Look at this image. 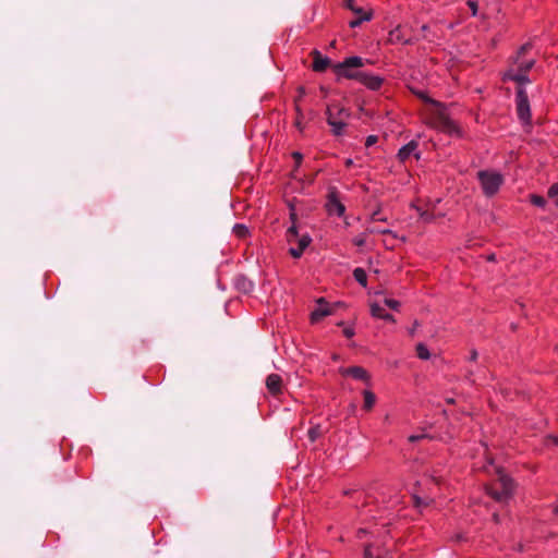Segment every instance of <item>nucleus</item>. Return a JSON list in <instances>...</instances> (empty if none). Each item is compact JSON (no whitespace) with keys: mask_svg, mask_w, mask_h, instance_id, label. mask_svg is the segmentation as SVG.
Wrapping results in <instances>:
<instances>
[{"mask_svg":"<svg viewBox=\"0 0 558 558\" xmlns=\"http://www.w3.org/2000/svg\"><path fill=\"white\" fill-rule=\"evenodd\" d=\"M497 478L494 484L486 485V493L498 502H507L513 495L514 483L504 471L496 469Z\"/></svg>","mask_w":558,"mask_h":558,"instance_id":"obj_1","label":"nucleus"},{"mask_svg":"<svg viewBox=\"0 0 558 558\" xmlns=\"http://www.w3.org/2000/svg\"><path fill=\"white\" fill-rule=\"evenodd\" d=\"M366 63H369V61L361 57H349L344 59V61L333 64L332 71L338 78L344 77L357 81L362 72L359 69L364 66Z\"/></svg>","mask_w":558,"mask_h":558,"instance_id":"obj_2","label":"nucleus"},{"mask_svg":"<svg viewBox=\"0 0 558 558\" xmlns=\"http://www.w3.org/2000/svg\"><path fill=\"white\" fill-rule=\"evenodd\" d=\"M326 117L327 123L331 126L332 134L340 136L344 133L351 112L344 107L330 105L326 109Z\"/></svg>","mask_w":558,"mask_h":558,"instance_id":"obj_3","label":"nucleus"},{"mask_svg":"<svg viewBox=\"0 0 558 558\" xmlns=\"http://www.w3.org/2000/svg\"><path fill=\"white\" fill-rule=\"evenodd\" d=\"M477 177L486 196L495 195L504 182L502 175L495 171L483 170Z\"/></svg>","mask_w":558,"mask_h":558,"instance_id":"obj_4","label":"nucleus"},{"mask_svg":"<svg viewBox=\"0 0 558 558\" xmlns=\"http://www.w3.org/2000/svg\"><path fill=\"white\" fill-rule=\"evenodd\" d=\"M515 102H517V113H518L519 119L523 123H529L531 120V109H530L529 97H527L525 89L521 86L517 90Z\"/></svg>","mask_w":558,"mask_h":558,"instance_id":"obj_5","label":"nucleus"},{"mask_svg":"<svg viewBox=\"0 0 558 558\" xmlns=\"http://www.w3.org/2000/svg\"><path fill=\"white\" fill-rule=\"evenodd\" d=\"M326 208L330 215L342 216L345 211V207L340 202L338 191L336 190V187L329 189Z\"/></svg>","mask_w":558,"mask_h":558,"instance_id":"obj_6","label":"nucleus"},{"mask_svg":"<svg viewBox=\"0 0 558 558\" xmlns=\"http://www.w3.org/2000/svg\"><path fill=\"white\" fill-rule=\"evenodd\" d=\"M311 57L313 59L312 69L315 72H324L331 65V60L328 57L322 54L318 50H313L311 52Z\"/></svg>","mask_w":558,"mask_h":558,"instance_id":"obj_7","label":"nucleus"},{"mask_svg":"<svg viewBox=\"0 0 558 558\" xmlns=\"http://www.w3.org/2000/svg\"><path fill=\"white\" fill-rule=\"evenodd\" d=\"M357 81L361 82L371 90H378L384 83V77L379 75L369 74L363 71L361 72V76L359 77Z\"/></svg>","mask_w":558,"mask_h":558,"instance_id":"obj_8","label":"nucleus"},{"mask_svg":"<svg viewBox=\"0 0 558 558\" xmlns=\"http://www.w3.org/2000/svg\"><path fill=\"white\" fill-rule=\"evenodd\" d=\"M332 313H333L332 308L325 301V299L322 298L317 301V307L311 314V320H312V323H317L322 318L329 316Z\"/></svg>","mask_w":558,"mask_h":558,"instance_id":"obj_9","label":"nucleus"},{"mask_svg":"<svg viewBox=\"0 0 558 558\" xmlns=\"http://www.w3.org/2000/svg\"><path fill=\"white\" fill-rule=\"evenodd\" d=\"M340 373L343 376H351L354 379L362 380L367 383L369 380V375L365 368L361 366H351L347 368H340Z\"/></svg>","mask_w":558,"mask_h":558,"instance_id":"obj_10","label":"nucleus"},{"mask_svg":"<svg viewBox=\"0 0 558 558\" xmlns=\"http://www.w3.org/2000/svg\"><path fill=\"white\" fill-rule=\"evenodd\" d=\"M418 144L416 141H411L407 145L402 146L398 151V159L401 162H404L412 154H414L416 159H420V154L415 153Z\"/></svg>","mask_w":558,"mask_h":558,"instance_id":"obj_11","label":"nucleus"},{"mask_svg":"<svg viewBox=\"0 0 558 558\" xmlns=\"http://www.w3.org/2000/svg\"><path fill=\"white\" fill-rule=\"evenodd\" d=\"M312 239L308 234H303L300 236L296 243V247L291 246L289 253L294 258H300L304 252V250L310 245Z\"/></svg>","mask_w":558,"mask_h":558,"instance_id":"obj_12","label":"nucleus"},{"mask_svg":"<svg viewBox=\"0 0 558 558\" xmlns=\"http://www.w3.org/2000/svg\"><path fill=\"white\" fill-rule=\"evenodd\" d=\"M266 387L271 395L281 392L282 379L278 374H270L266 378Z\"/></svg>","mask_w":558,"mask_h":558,"instance_id":"obj_13","label":"nucleus"},{"mask_svg":"<svg viewBox=\"0 0 558 558\" xmlns=\"http://www.w3.org/2000/svg\"><path fill=\"white\" fill-rule=\"evenodd\" d=\"M290 218L293 221V225L287 230V241L290 244H293V243H298V240L300 239L296 226L294 225V222L296 220V215L293 210L290 214Z\"/></svg>","mask_w":558,"mask_h":558,"instance_id":"obj_14","label":"nucleus"},{"mask_svg":"<svg viewBox=\"0 0 558 558\" xmlns=\"http://www.w3.org/2000/svg\"><path fill=\"white\" fill-rule=\"evenodd\" d=\"M507 78L517 82L520 85L529 84L531 81L527 77V72H513L512 70L508 72Z\"/></svg>","mask_w":558,"mask_h":558,"instance_id":"obj_15","label":"nucleus"},{"mask_svg":"<svg viewBox=\"0 0 558 558\" xmlns=\"http://www.w3.org/2000/svg\"><path fill=\"white\" fill-rule=\"evenodd\" d=\"M355 14H356V17L349 22V25L352 28L360 26L365 21H369L372 17V13L367 12V11H365L363 13H355Z\"/></svg>","mask_w":558,"mask_h":558,"instance_id":"obj_16","label":"nucleus"},{"mask_svg":"<svg viewBox=\"0 0 558 558\" xmlns=\"http://www.w3.org/2000/svg\"><path fill=\"white\" fill-rule=\"evenodd\" d=\"M514 62L517 64V71H520V72H529L534 66V63H535L534 60L524 61V60H521V58L520 59L515 58Z\"/></svg>","mask_w":558,"mask_h":558,"instance_id":"obj_17","label":"nucleus"},{"mask_svg":"<svg viewBox=\"0 0 558 558\" xmlns=\"http://www.w3.org/2000/svg\"><path fill=\"white\" fill-rule=\"evenodd\" d=\"M362 0H344V5L349 10H351L354 14L355 13H363L365 10L361 5Z\"/></svg>","mask_w":558,"mask_h":558,"instance_id":"obj_18","label":"nucleus"},{"mask_svg":"<svg viewBox=\"0 0 558 558\" xmlns=\"http://www.w3.org/2000/svg\"><path fill=\"white\" fill-rule=\"evenodd\" d=\"M353 277L354 279L363 287H366L367 284V275L363 268H355L353 270Z\"/></svg>","mask_w":558,"mask_h":558,"instance_id":"obj_19","label":"nucleus"},{"mask_svg":"<svg viewBox=\"0 0 558 558\" xmlns=\"http://www.w3.org/2000/svg\"><path fill=\"white\" fill-rule=\"evenodd\" d=\"M363 395H364V409L368 411L374 407L376 397L369 390H364Z\"/></svg>","mask_w":558,"mask_h":558,"instance_id":"obj_20","label":"nucleus"},{"mask_svg":"<svg viewBox=\"0 0 558 558\" xmlns=\"http://www.w3.org/2000/svg\"><path fill=\"white\" fill-rule=\"evenodd\" d=\"M439 121H440V126H441V129L444 131H447V132L451 133V132H453L456 130V125L447 117L440 116L439 117Z\"/></svg>","mask_w":558,"mask_h":558,"instance_id":"obj_21","label":"nucleus"},{"mask_svg":"<svg viewBox=\"0 0 558 558\" xmlns=\"http://www.w3.org/2000/svg\"><path fill=\"white\" fill-rule=\"evenodd\" d=\"M415 349L418 359L428 360L430 357V353L424 343H417Z\"/></svg>","mask_w":558,"mask_h":558,"instance_id":"obj_22","label":"nucleus"},{"mask_svg":"<svg viewBox=\"0 0 558 558\" xmlns=\"http://www.w3.org/2000/svg\"><path fill=\"white\" fill-rule=\"evenodd\" d=\"M323 434V429L320 425H315L314 427L308 429V438L312 442H314L317 438H319Z\"/></svg>","mask_w":558,"mask_h":558,"instance_id":"obj_23","label":"nucleus"},{"mask_svg":"<svg viewBox=\"0 0 558 558\" xmlns=\"http://www.w3.org/2000/svg\"><path fill=\"white\" fill-rule=\"evenodd\" d=\"M371 548H372L371 545H366L365 546L364 558H389L388 557V551L379 553L376 557H374Z\"/></svg>","mask_w":558,"mask_h":558,"instance_id":"obj_24","label":"nucleus"},{"mask_svg":"<svg viewBox=\"0 0 558 558\" xmlns=\"http://www.w3.org/2000/svg\"><path fill=\"white\" fill-rule=\"evenodd\" d=\"M233 232L239 236V238H245L248 233V229L245 225H241V223H238L233 227Z\"/></svg>","mask_w":558,"mask_h":558,"instance_id":"obj_25","label":"nucleus"},{"mask_svg":"<svg viewBox=\"0 0 558 558\" xmlns=\"http://www.w3.org/2000/svg\"><path fill=\"white\" fill-rule=\"evenodd\" d=\"M371 313L374 317L381 318L385 311L377 303H373V304H371Z\"/></svg>","mask_w":558,"mask_h":558,"instance_id":"obj_26","label":"nucleus"},{"mask_svg":"<svg viewBox=\"0 0 558 558\" xmlns=\"http://www.w3.org/2000/svg\"><path fill=\"white\" fill-rule=\"evenodd\" d=\"M531 203L537 207L543 208L546 204V199L541 195L533 194L531 195Z\"/></svg>","mask_w":558,"mask_h":558,"instance_id":"obj_27","label":"nucleus"},{"mask_svg":"<svg viewBox=\"0 0 558 558\" xmlns=\"http://www.w3.org/2000/svg\"><path fill=\"white\" fill-rule=\"evenodd\" d=\"M531 47L532 46L530 43L522 45L520 47V49L518 50L515 58L520 59L522 56H524L531 49Z\"/></svg>","mask_w":558,"mask_h":558,"instance_id":"obj_28","label":"nucleus"},{"mask_svg":"<svg viewBox=\"0 0 558 558\" xmlns=\"http://www.w3.org/2000/svg\"><path fill=\"white\" fill-rule=\"evenodd\" d=\"M385 304L390 307L391 310L397 311L399 308L400 303L397 300L393 299H385Z\"/></svg>","mask_w":558,"mask_h":558,"instance_id":"obj_29","label":"nucleus"},{"mask_svg":"<svg viewBox=\"0 0 558 558\" xmlns=\"http://www.w3.org/2000/svg\"><path fill=\"white\" fill-rule=\"evenodd\" d=\"M390 40H398V41H402L404 44H407L409 40L408 39H403L400 34H399V31L396 29V31H392L390 33Z\"/></svg>","mask_w":558,"mask_h":558,"instance_id":"obj_30","label":"nucleus"},{"mask_svg":"<svg viewBox=\"0 0 558 558\" xmlns=\"http://www.w3.org/2000/svg\"><path fill=\"white\" fill-rule=\"evenodd\" d=\"M548 197H550V198L558 197V183H554V184L548 189Z\"/></svg>","mask_w":558,"mask_h":558,"instance_id":"obj_31","label":"nucleus"},{"mask_svg":"<svg viewBox=\"0 0 558 558\" xmlns=\"http://www.w3.org/2000/svg\"><path fill=\"white\" fill-rule=\"evenodd\" d=\"M353 243L359 246V247H362L365 245L366 243V236L365 234H361L359 236H356L354 240H353Z\"/></svg>","mask_w":558,"mask_h":558,"instance_id":"obj_32","label":"nucleus"},{"mask_svg":"<svg viewBox=\"0 0 558 558\" xmlns=\"http://www.w3.org/2000/svg\"><path fill=\"white\" fill-rule=\"evenodd\" d=\"M417 96H418L422 100H424L425 102H430V104H434V105H436V106H438V105H439V102H437V101H435V100L430 99V98H429L427 95H425L423 92L417 93Z\"/></svg>","mask_w":558,"mask_h":558,"instance_id":"obj_33","label":"nucleus"},{"mask_svg":"<svg viewBox=\"0 0 558 558\" xmlns=\"http://www.w3.org/2000/svg\"><path fill=\"white\" fill-rule=\"evenodd\" d=\"M377 141H378V137L376 135H369V136H367V138L365 141V146L366 147H371L374 144H376Z\"/></svg>","mask_w":558,"mask_h":558,"instance_id":"obj_34","label":"nucleus"},{"mask_svg":"<svg viewBox=\"0 0 558 558\" xmlns=\"http://www.w3.org/2000/svg\"><path fill=\"white\" fill-rule=\"evenodd\" d=\"M420 217L425 222H429V221L433 220V215L430 213L426 211V210L420 211Z\"/></svg>","mask_w":558,"mask_h":558,"instance_id":"obj_35","label":"nucleus"},{"mask_svg":"<svg viewBox=\"0 0 558 558\" xmlns=\"http://www.w3.org/2000/svg\"><path fill=\"white\" fill-rule=\"evenodd\" d=\"M413 501H414V506L416 508H421L422 506H426L427 504L418 496L414 495L413 496Z\"/></svg>","mask_w":558,"mask_h":558,"instance_id":"obj_36","label":"nucleus"},{"mask_svg":"<svg viewBox=\"0 0 558 558\" xmlns=\"http://www.w3.org/2000/svg\"><path fill=\"white\" fill-rule=\"evenodd\" d=\"M367 232H369V233H384L385 234V233H388L389 230L380 229V227H374V228H368Z\"/></svg>","mask_w":558,"mask_h":558,"instance_id":"obj_37","label":"nucleus"},{"mask_svg":"<svg viewBox=\"0 0 558 558\" xmlns=\"http://www.w3.org/2000/svg\"><path fill=\"white\" fill-rule=\"evenodd\" d=\"M426 437H427V435H426V434L412 435V436H410V437H409V441H411V442H415V441H418V440L424 439V438H426Z\"/></svg>","mask_w":558,"mask_h":558,"instance_id":"obj_38","label":"nucleus"},{"mask_svg":"<svg viewBox=\"0 0 558 558\" xmlns=\"http://www.w3.org/2000/svg\"><path fill=\"white\" fill-rule=\"evenodd\" d=\"M468 5L472 10V14L475 15L477 12V3L475 1H468Z\"/></svg>","mask_w":558,"mask_h":558,"instance_id":"obj_39","label":"nucleus"},{"mask_svg":"<svg viewBox=\"0 0 558 558\" xmlns=\"http://www.w3.org/2000/svg\"><path fill=\"white\" fill-rule=\"evenodd\" d=\"M343 333L347 338H352L354 336V329L347 327L343 329Z\"/></svg>","mask_w":558,"mask_h":558,"instance_id":"obj_40","label":"nucleus"},{"mask_svg":"<svg viewBox=\"0 0 558 558\" xmlns=\"http://www.w3.org/2000/svg\"><path fill=\"white\" fill-rule=\"evenodd\" d=\"M292 156L295 159L296 165L299 166L301 163V161H302V158H303L302 155L300 153L295 151V153H293Z\"/></svg>","mask_w":558,"mask_h":558,"instance_id":"obj_41","label":"nucleus"},{"mask_svg":"<svg viewBox=\"0 0 558 558\" xmlns=\"http://www.w3.org/2000/svg\"><path fill=\"white\" fill-rule=\"evenodd\" d=\"M381 319H385V320H388V322H395L393 316L388 314V313H384L383 316H381Z\"/></svg>","mask_w":558,"mask_h":558,"instance_id":"obj_42","label":"nucleus"},{"mask_svg":"<svg viewBox=\"0 0 558 558\" xmlns=\"http://www.w3.org/2000/svg\"><path fill=\"white\" fill-rule=\"evenodd\" d=\"M372 220L373 221H381L384 219L379 216V213H374L372 216Z\"/></svg>","mask_w":558,"mask_h":558,"instance_id":"obj_43","label":"nucleus"},{"mask_svg":"<svg viewBox=\"0 0 558 558\" xmlns=\"http://www.w3.org/2000/svg\"><path fill=\"white\" fill-rule=\"evenodd\" d=\"M417 326H418V322H417V320H415V322H414V326H413V328L409 329V333H410L411 336H413V335H414L415 329H416V327H417Z\"/></svg>","mask_w":558,"mask_h":558,"instance_id":"obj_44","label":"nucleus"},{"mask_svg":"<svg viewBox=\"0 0 558 558\" xmlns=\"http://www.w3.org/2000/svg\"><path fill=\"white\" fill-rule=\"evenodd\" d=\"M476 359H477V352H476L475 350H473V351L471 352V360H472V361H475Z\"/></svg>","mask_w":558,"mask_h":558,"instance_id":"obj_45","label":"nucleus"},{"mask_svg":"<svg viewBox=\"0 0 558 558\" xmlns=\"http://www.w3.org/2000/svg\"><path fill=\"white\" fill-rule=\"evenodd\" d=\"M493 518L496 523L499 522V515L497 513H494Z\"/></svg>","mask_w":558,"mask_h":558,"instance_id":"obj_46","label":"nucleus"},{"mask_svg":"<svg viewBox=\"0 0 558 558\" xmlns=\"http://www.w3.org/2000/svg\"><path fill=\"white\" fill-rule=\"evenodd\" d=\"M352 163H353V162H352V160H351V159H348V160H347V162H345V165H347L348 167L352 166Z\"/></svg>","mask_w":558,"mask_h":558,"instance_id":"obj_47","label":"nucleus"},{"mask_svg":"<svg viewBox=\"0 0 558 558\" xmlns=\"http://www.w3.org/2000/svg\"><path fill=\"white\" fill-rule=\"evenodd\" d=\"M550 439H551L556 445H558V438H557V437H550Z\"/></svg>","mask_w":558,"mask_h":558,"instance_id":"obj_48","label":"nucleus"},{"mask_svg":"<svg viewBox=\"0 0 558 558\" xmlns=\"http://www.w3.org/2000/svg\"><path fill=\"white\" fill-rule=\"evenodd\" d=\"M554 513H555L556 515H558V505L555 507V509H554Z\"/></svg>","mask_w":558,"mask_h":558,"instance_id":"obj_49","label":"nucleus"},{"mask_svg":"<svg viewBox=\"0 0 558 558\" xmlns=\"http://www.w3.org/2000/svg\"><path fill=\"white\" fill-rule=\"evenodd\" d=\"M336 45V40H333L332 43H330V46L335 47Z\"/></svg>","mask_w":558,"mask_h":558,"instance_id":"obj_50","label":"nucleus"}]
</instances>
